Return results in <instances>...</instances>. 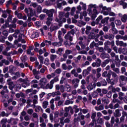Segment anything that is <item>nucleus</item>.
Segmentation results:
<instances>
[{"instance_id":"1","label":"nucleus","mask_w":127,"mask_h":127,"mask_svg":"<svg viewBox=\"0 0 127 127\" xmlns=\"http://www.w3.org/2000/svg\"><path fill=\"white\" fill-rule=\"evenodd\" d=\"M96 8L97 4H90L88 6V9L87 10V13L92 19H95L98 16V14L100 13V12H99Z\"/></svg>"},{"instance_id":"2","label":"nucleus","mask_w":127,"mask_h":127,"mask_svg":"<svg viewBox=\"0 0 127 127\" xmlns=\"http://www.w3.org/2000/svg\"><path fill=\"white\" fill-rule=\"evenodd\" d=\"M44 13H46L48 15V17L47 20V25L49 26L51 24V21L53 20V14L57 12V10L54 9H51L48 10L47 9H44L43 10Z\"/></svg>"},{"instance_id":"3","label":"nucleus","mask_w":127,"mask_h":127,"mask_svg":"<svg viewBox=\"0 0 127 127\" xmlns=\"http://www.w3.org/2000/svg\"><path fill=\"white\" fill-rule=\"evenodd\" d=\"M98 7L102 8V13L104 15H110V16H116L117 15V14L115 13V12H112V8L111 7H107L106 6H104L103 4H99Z\"/></svg>"},{"instance_id":"4","label":"nucleus","mask_w":127,"mask_h":127,"mask_svg":"<svg viewBox=\"0 0 127 127\" xmlns=\"http://www.w3.org/2000/svg\"><path fill=\"white\" fill-rule=\"evenodd\" d=\"M47 84V79L46 78H41L40 80L39 84L40 85L41 88L44 89V90H47V89H50L51 90V87H50V84Z\"/></svg>"},{"instance_id":"5","label":"nucleus","mask_w":127,"mask_h":127,"mask_svg":"<svg viewBox=\"0 0 127 127\" xmlns=\"http://www.w3.org/2000/svg\"><path fill=\"white\" fill-rule=\"evenodd\" d=\"M59 17L58 18H56L55 21L58 22L59 24H61L63 22H66V18H64V13L63 12H59Z\"/></svg>"},{"instance_id":"6","label":"nucleus","mask_w":127,"mask_h":127,"mask_svg":"<svg viewBox=\"0 0 127 127\" xmlns=\"http://www.w3.org/2000/svg\"><path fill=\"white\" fill-rule=\"evenodd\" d=\"M25 13H27L28 16H33L35 12L31 8H25L24 9Z\"/></svg>"},{"instance_id":"7","label":"nucleus","mask_w":127,"mask_h":127,"mask_svg":"<svg viewBox=\"0 0 127 127\" xmlns=\"http://www.w3.org/2000/svg\"><path fill=\"white\" fill-rule=\"evenodd\" d=\"M74 35V33H72V32L67 33L64 36L65 39L68 40L69 39L70 41H73L72 36Z\"/></svg>"},{"instance_id":"8","label":"nucleus","mask_w":127,"mask_h":127,"mask_svg":"<svg viewBox=\"0 0 127 127\" xmlns=\"http://www.w3.org/2000/svg\"><path fill=\"white\" fill-rule=\"evenodd\" d=\"M59 81V78H58V76H56L53 79H52L50 82L51 88L53 89V84H54V83H56V82H58Z\"/></svg>"},{"instance_id":"9","label":"nucleus","mask_w":127,"mask_h":127,"mask_svg":"<svg viewBox=\"0 0 127 127\" xmlns=\"http://www.w3.org/2000/svg\"><path fill=\"white\" fill-rule=\"evenodd\" d=\"M116 44L118 46H123L124 47H127V43H124L122 41L117 40L116 41Z\"/></svg>"},{"instance_id":"10","label":"nucleus","mask_w":127,"mask_h":127,"mask_svg":"<svg viewBox=\"0 0 127 127\" xmlns=\"http://www.w3.org/2000/svg\"><path fill=\"white\" fill-rule=\"evenodd\" d=\"M111 75H112L113 78H117V74L112 70H109L107 74V78H108V79L111 78Z\"/></svg>"},{"instance_id":"11","label":"nucleus","mask_w":127,"mask_h":127,"mask_svg":"<svg viewBox=\"0 0 127 127\" xmlns=\"http://www.w3.org/2000/svg\"><path fill=\"white\" fill-rule=\"evenodd\" d=\"M127 117V113L126 111H123L122 116L120 118V123H124L125 122V118Z\"/></svg>"},{"instance_id":"12","label":"nucleus","mask_w":127,"mask_h":127,"mask_svg":"<svg viewBox=\"0 0 127 127\" xmlns=\"http://www.w3.org/2000/svg\"><path fill=\"white\" fill-rule=\"evenodd\" d=\"M32 50H33V47H32V46H30L29 47V48L28 50H27V54H28V55H34V52H32Z\"/></svg>"},{"instance_id":"13","label":"nucleus","mask_w":127,"mask_h":127,"mask_svg":"<svg viewBox=\"0 0 127 127\" xmlns=\"http://www.w3.org/2000/svg\"><path fill=\"white\" fill-rule=\"evenodd\" d=\"M49 95H51V96L54 97L55 96H61V92L60 91H57L49 93Z\"/></svg>"},{"instance_id":"14","label":"nucleus","mask_w":127,"mask_h":127,"mask_svg":"<svg viewBox=\"0 0 127 127\" xmlns=\"http://www.w3.org/2000/svg\"><path fill=\"white\" fill-rule=\"evenodd\" d=\"M37 83H38V81L36 79H34L31 81L32 87L34 88H37L38 87V85H37Z\"/></svg>"},{"instance_id":"15","label":"nucleus","mask_w":127,"mask_h":127,"mask_svg":"<svg viewBox=\"0 0 127 127\" xmlns=\"http://www.w3.org/2000/svg\"><path fill=\"white\" fill-rule=\"evenodd\" d=\"M34 51L39 53L40 55H42V54H43V50L41 48H40V49L38 48H35Z\"/></svg>"},{"instance_id":"16","label":"nucleus","mask_w":127,"mask_h":127,"mask_svg":"<svg viewBox=\"0 0 127 127\" xmlns=\"http://www.w3.org/2000/svg\"><path fill=\"white\" fill-rule=\"evenodd\" d=\"M63 41H61L60 40L59 42H55V43H53V46L56 47H59L62 45V43Z\"/></svg>"},{"instance_id":"17","label":"nucleus","mask_w":127,"mask_h":127,"mask_svg":"<svg viewBox=\"0 0 127 127\" xmlns=\"http://www.w3.org/2000/svg\"><path fill=\"white\" fill-rule=\"evenodd\" d=\"M121 116H122V114L120 113V110L117 109L114 113V117H115V118H118V117H121Z\"/></svg>"},{"instance_id":"18","label":"nucleus","mask_w":127,"mask_h":127,"mask_svg":"<svg viewBox=\"0 0 127 127\" xmlns=\"http://www.w3.org/2000/svg\"><path fill=\"white\" fill-rule=\"evenodd\" d=\"M38 58L40 62V64H43L44 62V57L41 55H38Z\"/></svg>"},{"instance_id":"19","label":"nucleus","mask_w":127,"mask_h":127,"mask_svg":"<svg viewBox=\"0 0 127 127\" xmlns=\"http://www.w3.org/2000/svg\"><path fill=\"white\" fill-rule=\"evenodd\" d=\"M119 81L120 83H122L123 81H127V77H126L124 75H121L120 76Z\"/></svg>"},{"instance_id":"20","label":"nucleus","mask_w":127,"mask_h":127,"mask_svg":"<svg viewBox=\"0 0 127 127\" xmlns=\"http://www.w3.org/2000/svg\"><path fill=\"white\" fill-rule=\"evenodd\" d=\"M64 88L67 92H70L71 90H72L71 86L68 84H66L64 85Z\"/></svg>"},{"instance_id":"21","label":"nucleus","mask_w":127,"mask_h":127,"mask_svg":"<svg viewBox=\"0 0 127 127\" xmlns=\"http://www.w3.org/2000/svg\"><path fill=\"white\" fill-rule=\"evenodd\" d=\"M76 11V7H72L70 10V15L73 16L75 15V12Z\"/></svg>"},{"instance_id":"22","label":"nucleus","mask_w":127,"mask_h":127,"mask_svg":"<svg viewBox=\"0 0 127 127\" xmlns=\"http://www.w3.org/2000/svg\"><path fill=\"white\" fill-rule=\"evenodd\" d=\"M80 4L81 5L82 8L83 10H86V9H87V5H86V3H84L83 2H80Z\"/></svg>"},{"instance_id":"23","label":"nucleus","mask_w":127,"mask_h":127,"mask_svg":"<svg viewBox=\"0 0 127 127\" xmlns=\"http://www.w3.org/2000/svg\"><path fill=\"white\" fill-rule=\"evenodd\" d=\"M35 111L37 113H39L40 111H42V108L39 106H37L35 107Z\"/></svg>"},{"instance_id":"24","label":"nucleus","mask_w":127,"mask_h":127,"mask_svg":"<svg viewBox=\"0 0 127 127\" xmlns=\"http://www.w3.org/2000/svg\"><path fill=\"white\" fill-rule=\"evenodd\" d=\"M15 15H17L18 18H19L20 19L22 18V14L21 13H18L17 11H15Z\"/></svg>"},{"instance_id":"25","label":"nucleus","mask_w":127,"mask_h":127,"mask_svg":"<svg viewBox=\"0 0 127 127\" xmlns=\"http://www.w3.org/2000/svg\"><path fill=\"white\" fill-rule=\"evenodd\" d=\"M57 58V56L56 55H51L50 57L51 61H54L55 59Z\"/></svg>"},{"instance_id":"26","label":"nucleus","mask_w":127,"mask_h":127,"mask_svg":"<svg viewBox=\"0 0 127 127\" xmlns=\"http://www.w3.org/2000/svg\"><path fill=\"white\" fill-rule=\"evenodd\" d=\"M95 109L96 111H102L104 109V106L100 105L99 107H95Z\"/></svg>"},{"instance_id":"27","label":"nucleus","mask_w":127,"mask_h":127,"mask_svg":"<svg viewBox=\"0 0 127 127\" xmlns=\"http://www.w3.org/2000/svg\"><path fill=\"white\" fill-rule=\"evenodd\" d=\"M61 35H62V32H61V31H59L58 38H59V40H61V41H63V39H62Z\"/></svg>"},{"instance_id":"28","label":"nucleus","mask_w":127,"mask_h":127,"mask_svg":"<svg viewBox=\"0 0 127 127\" xmlns=\"http://www.w3.org/2000/svg\"><path fill=\"white\" fill-rule=\"evenodd\" d=\"M43 108H44V109H46V108H47V106H48L49 105V103L48 101H44L43 102Z\"/></svg>"},{"instance_id":"29","label":"nucleus","mask_w":127,"mask_h":127,"mask_svg":"<svg viewBox=\"0 0 127 127\" xmlns=\"http://www.w3.org/2000/svg\"><path fill=\"white\" fill-rule=\"evenodd\" d=\"M127 16L126 14H124L123 17L121 18V20L122 21H123V22H126L127 21Z\"/></svg>"},{"instance_id":"30","label":"nucleus","mask_w":127,"mask_h":127,"mask_svg":"<svg viewBox=\"0 0 127 127\" xmlns=\"http://www.w3.org/2000/svg\"><path fill=\"white\" fill-rule=\"evenodd\" d=\"M29 125V122H24L22 123H20L19 124V126H20V127H23V125L25 126V127L28 126Z\"/></svg>"},{"instance_id":"31","label":"nucleus","mask_w":127,"mask_h":127,"mask_svg":"<svg viewBox=\"0 0 127 127\" xmlns=\"http://www.w3.org/2000/svg\"><path fill=\"white\" fill-rule=\"evenodd\" d=\"M33 73L34 76H36V75H39L40 74V72L39 71L36 70V69H34L33 70Z\"/></svg>"},{"instance_id":"32","label":"nucleus","mask_w":127,"mask_h":127,"mask_svg":"<svg viewBox=\"0 0 127 127\" xmlns=\"http://www.w3.org/2000/svg\"><path fill=\"white\" fill-rule=\"evenodd\" d=\"M21 60L22 62H25L27 60V57L26 56H24L21 57Z\"/></svg>"},{"instance_id":"33","label":"nucleus","mask_w":127,"mask_h":127,"mask_svg":"<svg viewBox=\"0 0 127 127\" xmlns=\"http://www.w3.org/2000/svg\"><path fill=\"white\" fill-rule=\"evenodd\" d=\"M39 36V35L37 33H34L32 34L31 37L32 38H36Z\"/></svg>"},{"instance_id":"34","label":"nucleus","mask_w":127,"mask_h":127,"mask_svg":"<svg viewBox=\"0 0 127 127\" xmlns=\"http://www.w3.org/2000/svg\"><path fill=\"white\" fill-rule=\"evenodd\" d=\"M2 14L1 15L2 17L6 18L7 17V14H6V11L4 10L2 11Z\"/></svg>"},{"instance_id":"35","label":"nucleus","mask_w":127,"mask_h":127,"mask_svg":"<svg viewBox=\"0 0 127 127\" xmlns=\"http://www.w3.org/2000/svg\"><path fill=\"white\" fill-rule=\"evenodd\" d=\"M44 64H45L46 65V66H48V65H49V59L46 58L45 59Z\"/></svg>"},{"instance_id":"36","label":"nucleus","mask_w":127,"mask_h":127,"mask_svg":"<svg viewBox=\"0 0 127 127\" xmlns=\"http://www.w3.org/2000/svg\"><path fill=\"white\" fill-rule=\"evenodd\" d=\"M73 103H74V102L72 100H66L65 102V105H70V104H73Z\"/></svg>"},{"instance_id":"37","label":"nucleus","mask_w":127,"mask_h":127,"mask_svg":"<svg viewBox=\"0 0 127 127\" xmlns=\"http://www.w3.org/2000/svg\"><path fill=\"white\" fill-rule=\"evenodd\" d=\"M78 117L80 118L81 120H84L85 119V116L82 115V112H79L78 113Z\"/></svg>"},{"instance_id":"38","label":"nucleus","mask_w":127,"mask_h":127,"mask_svg":"<svg viewBox=\"0 0 127 127\" xmlns=\"http://www.w3.org/2000/svg\"><path fill=\"white\" fill-rule=\"evenodd\" d=\"M62 69H63V70H67V66L66 64H62Z\"/></svg>"},{"instance_id":"39","label":"nucleus","mask_w":127,"mask_h":127,"mask_svg":"<svg viewBox=\"0 0 127 127\" xmlns=\"http://www.w3.org/2000/svg\"><path fill=\"white\" fill-rule=\"evenodd\" d=\"M74 121L76 123L77 122H79V121H80V118H79V116L77 117L76 118V117H77V114H74Z\"/></svg>"},{"instance_id":"40","label":"nucleus","mask_w":127,"mask_h":127,"mask_svg":"<svg viewBox=\"0 0 127 127\" xmlns=\"http://www.w3.org/2000/svg\"><path fill=\"white\" fill-rule=\"evenodd\" d=\"M15 75L16 76H14V77H12V79L13 80H15V79H16V78H18L20 76V73H19V72H17L15 73Z\"/></svg>"},{"instance_id":"41","label":"nucleus","mask_w":127,"mask_h":127,"mask_svg":"<svg viewBox=\"0 0 127 127\" xmlns=\"http://www.w3.org/2000/svg\"><path fill=\"white\" fill-rule=\"evenodd\" d=\"M89 72L87 69H84L82 72L83 76H86V75H88Z\"/></svg>"},{"instance_id":"42","label":"nucleus","mask_w":127,"mask_h":127,"mask_svg":"<svg viewBox=\"0 0 127 127\" xmlns=\"http://www.w3.org/2000/svg\"><path fill=\"white\" fill-rule=\"evenodd\" d=\"M119 98L120 99V100H122L123 99V97H124L125 96V93L123 92H120L119 93Z\"/></svg>"},{"instance_id":"43","label":"nucleus","mask_w":127,"mask_h":127,"mask_svg":"<svg viewBox=\"0 0 127 127\" xmlns=\"http://www.w3.org/2000/svg\"><path fill=\"white\" fill-rule=\"evenodd\" d=\"M61 72H62V70H61V68H58L56 69L55 73L58 74H61Z\"/></svg>"},{"instance_id":"44","label":"nucleus","mask_w":127,"mask_h":127,"mask_svg":"<svg viewBox=\"0 0 127 127\" xmlns=\"http://www.w3.org/2000/svg\"><path fill=\"white\" fill-rule=\"evenodd\" d=\"M7 122V120H6V119H2L0 122L1 125H5V124H6Z\"/></svg>"},{"instance_id":"45","label":"nucleus","mask_w":127,"mask_h":127,"mask_svg":"<svg viewBox=\"0 0 127 127\" xmlns=\"http://www.w3.org/2000/svg\"><path fill=\"white\" fill-rule=\"evenodd\" d=\"M91 29H92V28L90 26L86 27V30L85 31V33H86V34H89V31H90Z\"/></svg>"},{"instance_id":"46","label":"nucleus","mask_w":127,"mask_h":127,"mask_svg":"<svg viewBox=\"0 0 127 127\" xmlns=\"http://www.w3.org/2000/svg\"><path fill=\"white\" fill-rule=\"evenodd\" d=\"M92 95L93 98H97V97H98V93L97 92V91H94L92 92Z\"/></svg>"},{"instance_id":"47","label":"nucleus","mask_w":127,"mask_h":127,"mask_svg":"<svg viewBox=\"0 0 127 127\" xmlns=\"http://www.w3.org/2000/svg\"><path fill=\"white\" fill-rule=\"evenodd\" d=\"M80 113L82 112L83 114H87L88 113V110L85 109L82 110V109L80 108Z\"/></svg>"},{"instance_id":"48","label":"nucleus","mask_w":127,"mask_h":127,"mask_svg":"<svg viewBox=\"0 0 127 127\" xmlns=\"http://www.w3.org/2000/svg\"><path fill=\"white\" fill-rule=\"evenodd\" d=\"M2 62L3 64L4 63L5 65H8V64H9V62H8V61L6 60L5 59L2 60Z\"/></svg>"},{"instance_id":"49","label":"nucleus","mask_w":127,"mask_h":127,"mask_svg":"<svg viewBox=\"0 0 127 127\" xmlns=\"http://www.w3.org/2000/svg\"><path fill=\"white\" fill-rule=\"evenodd\" d=\"M22 86L23 88H26V87H28V86H29V84L27 82H24L22 83Z\"/></svg>"},{"instance_id":"50","label":"nucleus","mask_w":127,"mask_h":127,"mask_svg":"<svg viewBox=\"0 0 127 127\" xmlns=\"http://www.w3.org/2000/svg\"><path fill=\"white\" fill-rule=\"evenodd\" d=\"M90 65V63L88 61H86L85 63L82 64V67H85V66H88Z\"/></svg>"},{"instance_id":"51","label":"nucleus","mask_w":127,"mask_h":127,"mask_svg":"<svg viewBox=\"0 0 127 127\" xmlns=\"http://www.w3.org/2000/svg\"><path fill=\"white\" fill-rule=\"evenodd\" d=\"M102 101L106 104H109V103H110V101H109V99L108 98H102Z\"/></svg>"},{"instance_id":"52","label":"nucleus","mask_w":127,"mask_h":127,"mask_svg":"<svg viewBox=\"0 0 127 127\" xmlns=\"http://www.w3.org/2000/svg\"><path fill=\"white\" fill-rule=\"evenodd\" d=\"M23 96H24V95L22 93H21L20 94L17 93L16 94V98H20V97H23Z\"/></svg>"},{"instance_id":"53","label":"nucleus","mask_w":127,"mask_h":127,"mask_svg":"<svg viewBox=\"0 0 127 127\" xmlns=\"http://www.w3.org/2000/svg\"><path fill=\"white\" fill-rule=\"evenodd\" d=\"M115 23L116 25H121L122 24V21L120 20H116L115 21Z\"/></svg>"},{"instance_id":"54","label":"nucleus","mask_w":127,"mask_h":127,"mask_svg":"<svg viewBox=\"0 0 127 127\" xmlns=\"http://www.w3.org/2000/svg\"><path fill=\"white\" fill-rule=\"evenodd\" d=\"M17 121L18 120H16L14 119H11V122H12V125H16V124H17Z\"/></svg>"},{"instance_id":"55","label":"nucleus","mask_w":127,"mask_h":127,"mask_svg":"<svg viewBox=\"0 0 127 127\" xmlns=\"http://www.w3.org/2000/svg\"><path fill=\"white\" fill-rule=\"evenodd\" d=\"M96 116H97V113L96 112L92 113V116H91V119L92 120H94V119L96 118Z\"/></svg>"},{"instance_id":"56","label":"nucleus","mask_w":127,"mask_h":127,"mask_svg":"<svg viewBox=\"0 0 127 127\" xmlns=\"http://www.w3.org/2000/svg\"><path fill=\"white\" fill-rule=\"evenodd\" d=\"M98 123L100 125H103V124H104V121H103V119L102 118L98 119Z\"/></svg>"},{"instance_id":"57","label":"nucleus","mask_w":127,"mask_h":127,"mask_svg":"<svg viewBox=\"0 0 127 127\" xmlns=\"http://www.w3.org/2000/svg\"><path fill=\"white\" fill-rule=\"evenodd\" d=\"M27 113L28 114V115H32V114L33 113V110L31 109H28L27 110Z\"/></svg>"},{"instance_id":"58","label":"nucleus","mask_w":127,"mask_h":127,"mask_svg":"<svg viewBox=\"0 0 127 127\" xmlns=\"http://www.w3.org/2000/svg\"><path fill=\"white\" fill-rule=\"evenodd\" d=\"M74 108L75 113H78L79 111H80V109L78 108V107H77V106L75 105L74 106Z\"/></svg>"},{"instance_id":"59","label":"nucleus","mask_w":127,"mask_h":127,"mask_svg":"<svg viewBox=\"0 0 127 127\" xmlns=\"http://www.w3.org/2000/svg\"><path fill=\"white\" fill-rule=\"evenodd\" d=\"M63 52V49L62 48H59L58 50L56 52L57 54H60L61 52Z\"/></svg>"},{"instance_id":"60","label":"nucleus","mask_w":127,"mask_h":127,"mask_svg":"<svg viewBox=\"0 0 127 127\" xmlns=\"http://www.w3.org/2000/svg\"><path fill=\"white\" fill-rule=\"evenodd\" d=\"M109 55L108 54H106L105 53H103L101 55V57L102 58L105 59L106 58V57H107V56H108Z\"/></svg>"},{"instance_id":"61","label":"nucleus","mask_w":127,"mask_h":127,"mask_svg":"<svg viewBox=\"0 0 127 127\" xmlns=\"http://www.w3.org/2000/svg\"><path fill=\"white\" fill-rule=\"evenodd\" d=\"M87 89L89 91H92V90H93L94 89V86H93V85H89L87 87Z\"/></svg>"},{"instance_id":"62","label":"nucleus","mask_w":127,"mask_h":127,"mask_svg":"<svg viewBox=\"0 0 127 127\" xmlns=\"http://www.w3.org/2000/svg\"><path fill=\"white\" fill-rule=\"evenodd\" d=\"M65 53L67 55H69V54H71V53H72V51L69 50H66L65 51Z\"/></svg>"},{"instance_id":"63","label":"nucleus","mask_w":127,"mask_h":127,"mask_svg":"<svg viewBox=\"0 0 127 127\" xmlns=\"http://www.w3.org/2000/svg\"><path fill=\"white\" fill-rule=\"evenodd\" d=\"M103 77H108V71H104V72L102 73Z\"/></svg>"},{"instance_id":"64","label":"nucleus","mask_w":127,"mask_h":127,"mask_svg":"<svg viewBox=\"0 0 127 127\" xmlns=\"http://www.w3.org/2000/svg\"><path fill=\"white\" fill-rule=\"evenodd\" d=\"M24 119L25 120V121H30V118L29 117V116L28 115H27V116H25L24 117Z\"/></svg>"}]
</instances>
